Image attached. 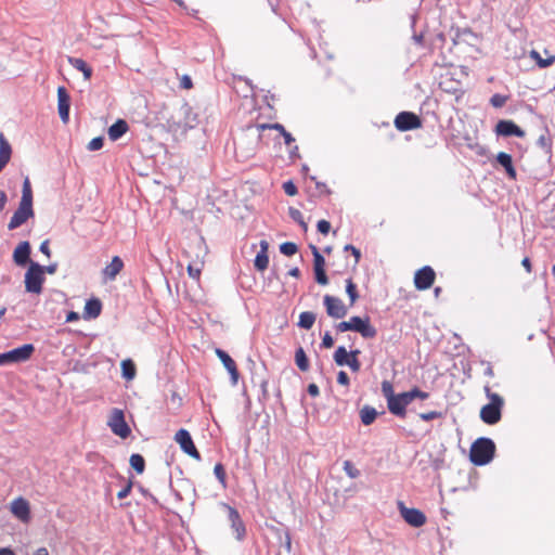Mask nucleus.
<instances>
[{
    "instance_id": "nucleus-1",
    "label": "nucleus",
    "mask_w": 555,
    "mask_h": 555,
    "mask_svg": "<svg viewBox=\"0 0 555 555\" xmlns=\"http://www.w3.org/2000/svg\"><path fill=\"white\" fill-rule=\"evenodd\" d=\"M34 217L33 209V190L28 178L23 182L22 197L18 204V208L13 214L9 221V230H14L24 224L29 218Z\"/></svg>"
},
{
    "instance_id": "nucleus-2",
    "label": "nucleus",
    "mask_w": 555,
    "mask_h": 555,
    "mask_svg": "<svg viewBox=\"0 0 555 555\" xmlns=\"http://www.w3.org/2000/svg\"><path fill=\"white\" fill-rule=\"evenodd\" d=\"M483 389L489 403L481 408L480 418L488 425H494L501 421L504 399L499 393L492 392L489 386H485Z\"/></svg>"
},
{
    "instance_id": "nucleus-3",
    "label": "nucleus",
    "mask_w": 555,
    "mask_h": 555,
    "mask_svg": "<svg viewBox=\"0 0 555 555\" xmlns=\"http://www.w3.org/2000/svg\"><path fill=\"white\" fill-rule=\"evenodd\" d=\"M495 444L489 438H478L469 450V460L477 466L488 464L494 456Z\"/></svg>"
},
{
    "instance_id": "nucleus-4",
    "label": "nucleus",
    "mask_w": 555,
    "mask_h": 555,
    "mask_svg": "<svg viewBox=\"0 0 555 555\" xmlns=\"http://www.w3.org/2000/svg\"><path fill=\"white\" fill-rule=\"evenodd\" d=\"M44 281V267L30 261L24 280L26 292L37 295L41 294Z\"/></svg>"
},
{
    "instance_id": "nucleus-5",
    "label": "nucleus",
    "mask_w": 555,
    "mask_h": 555,
    "mask_svg": "<svg viewBox=\"0 0 555 555\" xmlns=\"http://www.w3.org/2000/svg\"><path fill=\"white\" fill-rule=\"evenodd\" d=\"M34 351V345L25 344L8 352L0 353V365L25 362L31 357Z\"/></svg>"
},
{
    "instance_id": "nucleus-6",
    "label": "nucleus",
    "mask_w": 555,
    "mask_h": 555,
    "mask_svg": "<svg viewBox=\"0 0 555 555\" xmlns=\"http://www.w3.org/2000/svg\"><path fill=\"white\" fill-rule=\"evenodd\" d=\"M107 425L116 436H119L124 439L127 438L131 433L130 427L125 421L124 411L120 409H113L111 411Z\"/></svg>"
},
{
    "instance_id": "nucleus-7",
    "label": "nucleus",
    "mask_w": 555,
    "mask_h": 555,
    "mask_svg": "<svg viewBox=\"0 0 555 555\" xmlns=\"http://www.w3.org/2000/svg\"><path fill=\"white\" fill-rule=\"evenodd\" d=\"M398 509L401 517L410 526L420 528L426 524L427 518L422 511L413 507H406L403 502L398 503Z\"/></svg>"
},
{
    "instance_id": "nucleus-8",
    "label": "nucleus",
    "mask_w": 555,
    "mask_h": 555,
    "mask_svg": "<svg viewBox=\"0 0 555 555\" xmlns=\"http://www.w3.org/2000/svg\"><path fill=\"white\" fill-rule=\"evenodd\" d=\"M395 127L399 131H409L418 129L422 127V119L415 113L412 112H401L395 118Z\"/></svg>"
},
{
    "instance_id": "nucleus-9",
    "label": "nucleus",
    "mask_w": 555,
    "mask_h": 555,
    "mask_svg": "<svg viewBox=\"0 0 555 555\" xmlns=\"http://www.w3.org/2000/svg\"><path fill=\"white\" fill-rule=\"evenodd\" d=\"M175 441L180 446L184 453L195 459L196 461L201 460V454L196 449L190 433L186 429H179L175 435Z\"/></svg>"
},
{
    "instance_id": "nucleus-10",
    "label": "nucleus",
    "mask_w": 555,
    "mask_h": 555,
    "mask_svg": "<svg viewBox=\"0 0 555 555\" xmlns=\"http://www.w3.org/2000/svg\"><path fill=\"white\" fill-rule=\"evenodd\" d=\"M323 304L326 309L328 317L334 319H343L348 313V308L345 306L343 300L332 295H325Z\"/></svg>"
},
{
    "instance_id": "nucleus-11",
    "label": "nucleus",
    "mask_w": 555,
    "mask_h": 555,
    "mask_svg": "<svg viewBox=\"0 0 555 555\" xmlns=\"http://www.w3.org/2000/svg\"><path fill=\"white\" fill-rule=\"evenodd\" d=\"M10 512L23 524H28L31 519L30 504L23 496H18L11 502Z\"/></svg>"
},
{
    "instance_id": "nucleus-12",
    "label": "nucleus",
    "mask_w": 555,
    "mask_h": 555,
    "mask_svg": "<svg viewBox=\"0 0 555 555\" xmlns=\"http://www.w3.org/2000/svg\"><path fill=\"white\" fill-rule=\"evenodd\" d=\"M411 403L410 395L408 391L395 395L390 401L387 402L389 412L396 416L404 417L406 414V406Z\"/></svg>"
},
{
    "instance_id": "nucleus-13",
    "label": "nucleus",
    "mask_w": 555,
    "mask_h": 555,
    "mask_svg": "<svg viewBox=\"0 0 555 555\" xmlns=\"http://www.w3.org/2000/svg\"><path fill=\"white\" fill-rule=\"evenodd\" d=\"M350 331H354L361 334L364 338H374L377 334L376 328L371 324L370 318L364 319L360 317H351L350 319Z\"/></svg>"
},
{
    "instance_id": "nucleus-14",
    "label": "nucleus",
    "mask_w": 555,
    "mask_h": 555,
    "mask_svg": "<svg viewBox=\"0 0 555 555\" xmlns=\"http://www.w3.org/2000/svg\"><path fill=\"white\" fill-rule=\"evenodd\" d=\"M436 279L434 269L429 266H425L417 270L414 274V285L418 291H425L433 286Z\"/></svg>"
},
{
    "instance_id": "nucleus-15",
    "label": "nucleus",
    "mask_w": 555,
    "mask_h": 555,
    "mask_svg": "<svg viewBox=\"0 0 555 555\" xmlns=\"http://www.w3.org/2000/svg\"><path fill=\"white\" fill-rule=\"evenodd\" d=\"M495 133L502 137H525V131L519 126H517L513 120L505 119L498 121L495 125Z\"/></svg>"
},
{
    "instance_id": "nucleus-16",
    "label": "nucleus",
    "mask_w": 555,
    "mask_h": 555,
    "mask_svg": "<svg viewBox=\"0 0 555 555\" xmlns=\"http://www.w3.org/2000/svg\"><path fill=\"white\" fill-rule=\"evenodd\" d=\"M192 250H185L184 255L189 259L188 262V273L194 280H199L202 270L204 268V258L199 255V253H195V257L191 255Z\"/></svg>"
},
{
    "instance_id": "nucleus-17",
    "label": "nucleus",
    "mask_w": 555,
    "mask_h": 555,
    "mask_svg": "<svg viewBox=\"0 0 555 555\" xmlns=\"http://www.w3.org/2000/svg\"><path fill=\"white\" fill-rule=\"evenodd\" d=\"M70 98L64 87L57 88V109L60 118L63 122H67L69 118Z\"/></svg>"
},
{
    "instance_id": "nucleus-18",
    "label": "nucleus",
    "mask_w": 555,
    "mask_h": 555,
    "mask_svg": "<svg viewBox=\"0 0 555 555\" xmlns=\"http://www.w3.org/2000/svg\"><path fill=\"white\" fill-rule=\"evenodd\" d=\"M30 244L27 241L21 242L13 251V260L15 264L20 267L26 266L28 262L30 263Z\"/></svg>"
},
{
    "instance_id": "nucleus-19",
    "label": "nucleus",
    "mask_w": 555,
    "mask_h": 555,
    "mask_svg": "<svg viewBox=\"0 0 555 555\" xmlns=\"http://www.w3.org/2000/svg\"><path fill=\"white\" fill-rule=\"evenodd\" d=\"M216 354L222 362L223 366L230 373L233 384H236L238 380L240 373H238L235 361L222 349L217 348Z\"/></svg>"
},
{
    "instance_id": "nucleus-20",
    "label": "nucleus",
    "mask_w": 555,
    "mask_h": 555,
    "mask_svg": "<svg viewBox=\"0 0 555 555\" xmlns=\"http://www.w3.org/2000/svg\"><path fill=\"white\" fill-rule=\"evenodd\" d=\"M225 507L229 513V520L231 522V527H232L233 531L235 532L236 538L238 540H242L246 532L244 522H243L238 512L234 507H232L230 505H225Z\"/></svg>"
},
{
    "instance_id": "nucleus-21",
    "label": "nucleus",
    "mask_w": 555,
    "mask_h": 555,
    "mask_svg": "<svg viewBox=\"0 0 555 555\" xmlns=\"http://www.w3.org/2000/svg\"><path fill=\"white\" fill-rule=\"evenodd\" d=\"M124 261L119 256H114L112 261L103 269L102 274L105 280L114 281L122 271Z\"/></svg>"
},
{
    "instance_id": "nucleus-22",
    "label": "nucleus",
    "mask_w": 555,
    "mask_h": 555,
    "mask_svg": "<svg viewBox=\"0 0 555 555\" xmlns=\"http://www.w3.org/2000/svg\"><path fill=\"white\" fill-rule=\"evenodd\" d=\"M269 243L264 240L260 241V250L256 255L254 266L255 268L262 272L269 266V256H268Z\"/></svg>"
},
{
    "instance_id": "nucleus-23",
    "label": "nucleus",
    "mask_w": 555,
    "mask_h": 555,
    "mask_svg": "<svg viewBox=\"0 0 555 555\" xmlns=\"http://www.w3.org/2000/svg\"><path fill=\"white\" fill-rule=\"evenodd\" d=\"M12 155V147L8 140L5 139L4 134L0 132V172L3 170V168L8 165V163L11 159Z\"/></svg>"
},
{
    "instance_id": "nucleus-24",
    "label": "nucleus",
    "mask_w": 555,
    "mask_h": 555,
    "mask_svg": "<svg viewBox=\"0 0 555 555\" xmlns=\"http://www.w3.org/2000/svg\"><path fill=\"white\" fill-rule=\"evenodd\" d=\"M496 162L504 167L508 178L515 180L517 177L516 170L513 165L512 156L505 152H500L496 155Z\"/></svg>"
},
{
    "instance_id": "nucleus-25",
    "label": "nucleus",
    "mask_w": 555,
    "mask_h": 555,
    "mask_svg": "<svg viewBox=\"0 0 555 555\" xmlns=\"http://www.w3.org/2000/svg\"><path fill=\"white\" fill-rule=\"evenodd\" d=\"M101 311H102L101 301L96 298L89 299L85 305L83 318L85 319H95L100 315Z\"/></svg>"
},
{
    "instance_id": "nucleus-26",
    "label": "nucleus",
    "mask_w": 555,
    "mask_h": 555,
    "mask_svg": "<svg viewBox=\"0 0 555 555\" xmlns=\"http://www.w3.org/2000/svg\"><path fill=\"white\" fill-rule=\"evenodd\" d=\"M129 127L126 120L118 119L108 128V138L112 141H116L121 138L127 131Z\"/></svg>"
},
{
    "instance_id": "nucleus-27",
    "label": "nucleus",
    "mask_w": 555,
    "mask_h": 555,
    "mask_svg": "<svg viewBox=\"0 0 555 555\" xmlns=\"http://www.w3.org/2000/svg\"><path fill=\"white\" fill-rule=\"evenodd\" d=\"M68 62L74 68L83 74L86 80H89L91 78L92 68L87 64L85 60L79 57H69Z\"/></svg>"
},
{
    "instance_id": "nucleus-28",
    "label": "nucleus",
    "mask_w": 555,
    "mask_h": 555,
    "mask_svg": "<svg viewBox=\"0 0 555 555\" xmlns=\"http://www.w3.org/2000/svg\"><path fill=\"white\" fill-rule=\"evenodd\" d=\"M315 322V314L311 311L301 312L299 315L298 326L310 330Z\"/></svg>"
},
{
    "instance_id": "nucleus-29",
    "label": "nucleus",
    "mask_w": 555,
    "mask_h": 555,
    "mask_svg": "<svg viewBox=\"0 0 555 555\" xmlns=\"http://www.w3.org/2000/svg\"><path fill=\"white\" fill-rule=\"evenodd\" d=\"M295 362L298 369L302 372L309 370V360L302 347H299L295 352Z\"/></svg>"
},
{
    "instance_id": "nucleus-30",
    "label": "nucleus",
    "mask_w": 555,
    "mask_h": 555,
    "mask_svg": "<svg viewBox=\"0 0 555 555\" xmlns=\"http://www.w3.org/2000/svg\"><path fill=\"white\" fill-rule=\"evenodd\" d=\"M377 416V412L374 408L372 406H364L361 411H360V417H361V422L364 424V425H371L375 418Z\"/></svg>"
},
{
    "instance_id": "nucleus-31",
    "label": "nucleus",
    "mask_w": 555,
    "mask_h": 555,
    "mask_svg": "<svg viewBox=\"0 0 555 555\" xmlns=\"http://www.w3.org/2000/svg\"><path fill=\"white\" fill-rule=\"evenodd\" d=\"M346 293L350 300V306L352 307L356 301L359 299V293L357 288V284L353 282L351 278L346 280Z\"/></svg>"
},
{
    "instance_id": "nucleus-32",
    "label": "nucleus",
    "mask_w": 555,
    "mask_h": 555,
    "mask_svg": "<svg viewBox=\"0 0 555 555\" xmlns=\"http://www.w3.org/2000/svg\"><path fill=\"white\" fill-rule=\"evenodd\" d=\"M121 371H122V376L126 379H128V380L133 379L135 376V372H137L133 361L130 359L124 360L121 362Z\"/></svg>"
},
{
    "instance_id": "nucleus-33",
    "label": "nucleus",
    "mask_w": 555,
    "mask_h": 555,
    "mask_svg": "<svg viewBox=\"0 0 555 555\" xmlns=\"http://www.w3.org/2000/svg\"><path fill=\"white\" fill-rule=\"evenodd\" d=\"M130 465L138 473L142 474L145 469V460L141 454L134 453L130 456Z\"/></svg>"
},
{
    "instance_id": "nucleus-34",
    "label": "nucleus",
    "mask_w": 555,
    "mask_h": 555,
    "mask_svg": "<svg viewBox=\"0 0 555 555\" xmlns=\"http://www.w3.org/2000/svg\"><path fill=\"white\" fill-rule=\"evenodd\" d=\"M530 56H531L533 60H535L537 64H538L541 68H546V67H548V66L553 65V64H554V62H555V55H551V56H548L547 59H542V57L540 56V54H539L537 51H534V50H532V51L530 52Z\"/></svg>"
},
{
    "instance_id": "nucleus-35",
    "label": "nucleus",
    "mask_w": 555,
    "mask_h": 555,
    "mask_svg": "<svg viewBox=\"0 0 555 555\" xmlns=\"http://www.w3.org/2000/svg\"><path fill=\"white\" fill-rule=\"evenodd\" d=\"M349 358L348 351L345 347H338L334 353V361L337 365L344 366Z\"/></svg>"
},
{
    "instance_id": "nucleus-36",
    "label": "nucleus",
    "mask_w": 555,
    "mask_h": 555,
    "mask_svg": "<svg viewBox=\"0 0 555 555\" xmlns=\"http://www.w3.org/2000/svg\"><path fill=\"white\" fill-rule=\"evenodd\" d=\"M310 247L313 255V268H325V259L320 254L319 249L314 245Z\"/></svg>"
},
{
    "instance_id": "nucleus-37",
    "label": "nucleus",
    "mask_w": 555,
    "mask_h": 555,
    "mask_svg": "<svg viewBox=\"0 0 555 555\" xmlns=\"http://www.w3.org/2000/svg\"><path fill=\"white\" fill-rule=\"evenodd\" d=\"M214 474L217 477V479L220 481L222 487L227 486V474L224 470V467L221 463H217L214 467Z\"/></svg>"
},
{
    "instance_id": "nucleus-38",
    "label": "nucleus",
    "mask_w": 555,
    "mask_h": 555,
    "mask_svg": "<svg viewBox=\"0 0 555 555\" xmlns=\"http://www.w3.org/2000/svg\"><path fill=\"white\" fill-rule=\"evenodd\" d=\"M280 251L285 256H293L298 251V247L293 242H285L281 244Z\"/></svg>"
},
{
    "instance_id": "nucleus-39",
    "label": "nucleus",
    "mask_w": 555,
    "mask_h": 555,
    "mask_svg": "<svg viewBox=\"0 0 555 555\" xmlns=\"http://www.w3.org/2000/svg\"><path fill=\"white\" fill-rule=\"evenodd\" d=\"M344 470L350 478H358L360 476V470L350 462H344Z\"/></svg>"
},
{
    "instance_id": "nucleus-40",
    "label": "nucleus",
    "mask_w": 555,
    "mask_h": 555,
    "mask_svg": "<svg viewBox=\"0 0 555 555\" xmlns=\"http://www.w3.org/2000/svg\"><path fill=\"white\" fill-rule=\"evenodd\" d=\"M382 393L386 398L387 402L396 395L393 392V386L389 380H384L382 383Z\"/></svg>"
},
{
    "instance_id": "nucleus-41",
    "label": "nucleus",
    "mask_w": 555,
    "mask_h": 555,
    "mask_svg": "<svg viewBox=\"0 0 555 555\" xmlns=\"http://www.w3.org/2000/svg\"><path fill=\"white\" fill-rule=\"evenodd\" d=\"M315 281L320 285H326L328 283L325 268H313Z\"/></svg>"
},
{
    "instance_id": "nucleus-42",
    "label": "nucleus",
    "mask_w": 555,
    "mask_h": 555,
    "mask_svg": "<svg viewBox=\"0 0 555 555\" xmlns=\"http://www.w3.org/2000/svg\"><path fill=\"white\" fill-rule=\"evenodd\" d=\"M408 393L410 395L411 402L416 398L421 400H426L429 398L428 392L423 391L417 387L412 388L410 391H408Z\"/></svg>"
},
{
    "instance_id": "nucleus-43",
    "label": "nucleus",
    "mask_w": 555,
    "mask_h": 555,
    "mask_svg": "<svg viewBox=\"0 0 555 555\" xmlns=\"http://www.w3.org/2000/svg\"><path fill=\"white\" fill-rule=\"evenodd\" d=\"M344 250L345 251H350V254L354 257V260H353V263H352V268L354 269L358 266V263L360 261V258H361L360 249L354 247L353 245L348 244V245H346L344 247Z\"/></svg>"
},
{
    "instance_id": "nucleus-44",
    "label": "nucleus",
    "mask_w": 555,
    "mask_h": 555,
    "mask_svg": "<svg viewBox=\"0 0 555 555\" xmlns=\"http://www.w3.org/2000/svg\"><path fill=\"white\" fill-rule=\"evenodd\" d=\"M507 101V96L506 95H502L500 93H495L491 96L490 99V103L493 107H496V108H500L502 106L505 105Z\"/></svg>"
},
{
    "instance_id": "nucleus-45",
    "label": "nucleus",
    "mask_w": 555,
    "mask_h": 555,
    "mask_svg": "<svg viewBox=\"0 0 555 555\" xmlns=\"http://www.w3.org/2000/svg\"><path fill=\"white\" fill-rule=\"evenodd\" d=\"M288 214L291 216V218L298 222L299 224H301L305 229L307 228L305 221H304V216L301 214L300 210L296 209V208H293L291 207L289 210H288Z\"/></svg>"
},
{
    "instance_id": "nucleus-46",
    "label": "nucleus",
    "mask_w": 555,
    "mask_h": 555,
    "mask_svg": "<svg viewBox=\"0 0 555 555\" xmlns=\"http://www.w3.org/2000/svg\"><path fill=\"white\" fill-rule=\"evenodd\" d=\"M264 129H275L281 134L285 132V128L281 124H260V125H257V130L262 131Z\"/></svg>"
},
{
    "instance_id": "nucleus-47",
    "label": "nucleus",
    "mask_w": 555,
    "mask_h": 555,
    "mask_svg": "<svg viewBox=\"0 0 555 555\" xmlns=\"http://www.w3.org/2000/svg\"><path fill=\"white\" fill-rule=\"evenodd\" d=\"M418 416L421 420H423L425 422H429V421L442 417V413L438 412V411H429V412L421 413Z\"/></svg>"
},
{
    "instance_id": "nucleus-48",
    "label": "nucleus",
    "mask_w": 555,
    "mask_h": 555,
    "mask_svg": "<svg viewBox=\"0 0 555 555\" xmlns=\"http://www.w3.org/2000/svg\"><path fill=\"white\" fill-rule=\"evenodd\" d=\"M283 190L288 196H295L298 193L297 186L293 181L284 182Z\"/></svg>"
},
{
    "instance_id": "nucleus-49",
    "label": "nucleus",
    "mask_w": 555,
    "mask_h": 555,
    "mask_svg": "<svg viewBox=\"0 0 555 555\" xmlns=\"http://www.w3.org/2000/svg\"><path fill=\"white\" fill-rule=\"evenodd\" d=\"M103 138L102 137H96V138H93L89 143H88V150L89 151H98V150H101L103 147Z\"/></svg>"
},
{
    "instance_id": "nucleus-50",
    "label": "nucleus",
    "mask_w": 555,
    "mask_h": 555,
    "mask_svg": "<svg viewBox=\"0 0 555 555\" xmlns=\"http://www.w3.org/2000/svg\"><path fill=\"white\" fill-rule=\"evenodd\" d=\"M318 231L323 235H327L331 231V223L327 220H320L317 224Z\"/></svg>"
},
{
    "instance_id": "nucleus-51",
    "label": "nucleus",
    "mask_w": 555,
    "mask_h": 555,
    "mask_svg": "<svg viewBox=\"0 0 555 555\" xmlns=\"http://www.w3.org/2000/svg\"><path fill=\"white\" fill-rule=\"evenodd\" d=\"M345 365H348L351 369V371L356 373L359 372L361 369V362L359 361L358 358H348Z\"/></svg>"
},
{
    "instance_id": "nucleus-52",
    "label": "nucleus",
    "mask_w": 555,
    "mask_h": 555,
    "mask_svg": "<svg viewBox=\"0 0 555 555\" xmlns=\"http://www.w3.org/2000/svg\"><path fill=\"white\" fill-rule=\"evenodd\" d=\"M180 87L185 90H190L193 88V82L189 75H182L180 77Z\"/></svg>"
},
{
    "instance_id": "nucleus-53",
    "label": "nucleus",
    "mask_w": 555,
    "mask_h": 555,
    "mask_svg": "<svg viewBox=\"0 0 555 555\" xmlns=\"http://www.w3.org/2000/svg\"><path fill=\"white\" fill-rule=\"evenodd\" d=\"M131 489H132V482L128 481V483L121 490L118 491L117 498L120 500L127 498L130 494Z\"/></svg>"
},
{
    "instance_id": "nucleus-54",
    "label": "nucleus",
    "mask_w": 555,
    "mask_h": 555,
    "mask_svg": "<svg viewBox=\"0 0 555 555\" xmlns=\"http://www.w3.org/2000/svg\"><path fill=\"white\" fill-rule=\"evenodd\" d=\"M337 383L343 386H349V376L345 371H339L337 374Z\"/></svg>"
},
{
    "instance_id": "nucleus-55",
    "label": "nucleus",
    "mask_w": 555,
    "mask_h": 555,
    "mask_svg": "<svg viewBox=\"0 0 555 555\" xmlns=\"http://www.w3.org/2000/svg\"><path fill=\"white\" fill-rule=\"evenodd\" d=\"M322 346L330 349L334 346V339L328 332H326L322 338Z\"/></svg>"
},
{
    "instance_id": "nucleus-56",
    "label": "nucleus",
    "mask_w": 555,
    "mask_h": 555,
    "mask_svg": "<svg viewBox=\"0 0 555 555\" xmlns=\"http://www.w3.org/2000/svg\"><path fill=\"white\" fill-rule=\"evenodd\" d=\"M538 144L546 150H551L552 146L551 140L546 135H540L538 139Z\"/></svg>"
},
{
    "instance_id": "nucleus-57",
    "label": "nucleus",
    "mask_w": 555,
    "mask_h": 555,
    "mask_svg": "<svg viewBox=\"0 0 555 555\" xmlns=\"http://www.w3.org/2000/svg\"><path fill=\"white\" fill-rule=\"evenodd\" d=\"M88 462L96 463L100 460H104L103 456L98 452H89L86 455Z\"/></svg>"
},
{
    "instance_id": "nucleus-58",
    "label": "nucleus",
    "mask_w": 555,
    "mask_h": 555,
    "mask_svg": "<svg viewBox=\"0 0 555 555\" xmlns=\"http://www.w3.org/2000/svg\"><path fill=\"white\" fill-rule=\"evenodd\" d=\"M40 251L42 254H44L48 258H50L51 256V250H50V247H49V241L46 240L43 241L41 244H40Z\"/></svg>"
},
{
    "instance_id": "nucleus-59",
    "label": "nucleus",
    "mask_w": 555,
    "mask_h": 555,
    "mask_svg": "<svg viewBox=\"0 0 555 555\" xmlns=\"http://www.w3.org/2000/svg\"><path fill=\"white\" fill-rule=\"evenodd\" d=\"M336 328H337V331H338V332H347V331H350V320L339 322V323L336 325Z\"/></svg>"
},
{
    "instance_id": "nucleus-60",
    "label": "nucleus",
    "mask_w": 555,
    "mask_h": 555,
    "mask_svg": "<svg viewBox=\"0 0 555 555\" xmlns=\"http://www.w3.org/2000/svg\"><path fill=\"white\" fill-rule=\"evenodd\" d=\"M307 390H308V393L311 397H318L319 393H320L319 387L315 384L308 385V389Z\"/></svg>"
},
{
    "instance_id": "nucleus-61",
    "label": "nucleus",
    "mask_w": 555,
    "mask_h": 555,
    "mask_svg": "<svg viewBox=\"0 0 555 555\" xmlns=\"http://www.w3.org/2000/svg\"><path fill=\"white\" fill-rule=\"evenodd\" d=\"M8 202L7 193L3 190H0V212L4 209Z\"/></svg>"
},
{
    "instance_id": "nucleus-62",
    "label": "nucleus",
    "mask_w": 555,
    "mask_h": 555,
    "mask_svg": "<svg viewBox=\"0 0 555 555\" xmlns=\"http://www.w3.org/2000/svg\"><path fill=\"white\" fill-rule=\"evenodd\" d=\"M521 264H522V267L526 269V271H527L528 273H531V271H532V266H531V261H530V259H529L528 257H525V258L522 259Z\"/></svg>"
},
{
    "instance_id": "nucleus-63",
    "label": "nucleus",
    "mask_w": 555,
    "mask_h": 555,
    "mask_svg": "<svg viewBox=\"0 0 555 555\" xmlns=\"http://www.w3.org/2000/svg\"><path fill=\"white\" fill-rule=\"evenodd\" d=\"M282 135L284 138V142H285L286 145H291V143L295 141L293 135L288 131H286V130H285L284 133H282Z\"/></svg>"
},
{
    "instance_id": "nucleus-64",
    "label": "nucleus",
    "mask_w": 555,
    "mask_h": 555,
    "mask_svg": "<svg viewBox=\"0 0 555 555\" xmlns=\"http://www.w3.org/2000/svg\"><path fill=\"white\" fill-rule=\"evenodd\" d=\"M0 555H16L10 547L0 548Z\"/></svg>"
}]
</instances>
